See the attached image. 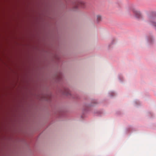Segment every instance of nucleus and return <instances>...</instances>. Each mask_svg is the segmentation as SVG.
Here are the masks:
<instances>
[{"mask_svg":"<svg viewBox=\"0 0 156 156\" xmlns=\"http://www.w3.org/2000/svg\"><path fill=\"white\" fill-rule=\"evenodd\" d=\"M94 18L97 20H101L105 18L104 16L101 14H97L96 15Z\"/></svg>","mask_w":156,"mask_h":156,"instance_id":"nucleus-1","label":"nucleus"},{"mask_svg":"<svg viewBox=\"0 0 156 156\" xmlns=\"http://www.w3.org/2000/svg\"><path fill=\"white\" fill-rule=\"evenodd\" d=\"M79 4L80 7L83 9H85L86 8V3L83 1L80 2H79Z\"/></svg>","mask_w":156,"mask_h":156,"instance_id":"nucleus-2","label":"nucleus"},{"mask_svg":"<svg viewBox=\"0 0 156 156\" xmlns=\"http://www.w3.org/2000/svg\"><path fill=\"white\" fill-rule=\"evenodd\" d=\"M64 94H66V95H68L70 94V92L68 89H66L64 90Z\"/></svg>","mask_w":156,"mask_h":156,"instance_id":"nucleus-3","label":"nucleus"},{"mask_svg":"<svg viewBox=\"0 0 156 156\" xmlns=\"http://www.w3.org/2000/svg\"><path fill=\"white\" fill-rule=\"evenodd\" d=\"M79 5V4L74 5L73 7V10H75L78 9Z\"/></svg>","mask_w":156,"mask_h":156,"instance_id":"nucleus-4","label":"nucleus"},{"mask_svg":"<svg viewBox=\"0 0 156 156\" xmlns=\"http://www.w3.org/2000/svg\"><path fill=\"white\" fill-rule=\"evenodd\" d=\"M132 11L134 12L135 14H139V16H141V15L139 14V13H138V12L136 11L135 10V9H133L132 10Z\"/></svg>","mask_w":156,"mask_h":156,"instance_id":"nucleus-5","label":"nucleus"},{"mask_svg":"<svg viewBox=\"0 0 156 156\" xmlns=\"http://www.w3.org/2000/svg\"><path fill=\"white\" fill-rule=\"evenodd\" d=\"M153 25L155 27H156V23H153Z\"/></svg>","mask_w":156,"mask_h":156,"instance_id":"nucleus-6","label":"nucleus"}]
</instances>
